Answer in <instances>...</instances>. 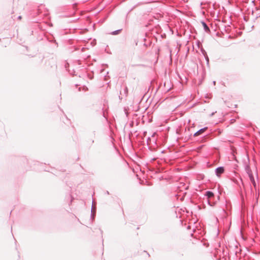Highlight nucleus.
<instances>
[{
  "instance_id": "f257e3e1",
  "label": "nucleus",
  "mask_w": 260,
  "mask_h": 260,
  "mask_svg": "<svg viewBox=\"0 0 260 260\" xmlns=\"http://www.w3.org/2000/svg\"><path fill=\"white\" fill-rule=\"evenodd\" d=\"M205 196L206 197L208 204L210 206H214L216 203L215 196L214 193L210 190L206 191L205 193Z\"/></svg>"
},
{
  "instance_id": "f03ea898",
  "label": "nucleus",
  "mask_w": 260,
  "mask_h": 260,
  "mask_svg": "<svg viewBox=\"0 0 260 260\" xmlns=\"http://www.w3.org/2000/svg\"><path fill=\"white\" fill-rule=\"evenodd\" d=\"M224 167L222 166H220L215 169V173L218 177H220L221 175L224 172Z\"/></svg>"
},
{
  "instance_id": "7ed1b4c3",
  "label": "nucleus",
  "mask_w": 260,
  "mask_h": 260,
  "mask_svg": "<svg viewBox=\"0 0 260 260\" xmlns=\"http://www.w3.org/2000/svg\"><path fill=\"white\" fill-rule=\"evenodd\" d=\"M44 58L45 57L44 55L38 56V57L35 60V64L38 66H40L41 64L43 62Z\"/></svg>"
},
{
  "instance_id": "20e7f679",
  "label": "nucleus",
  "mask_w": 260,
  "mask_h": 260,
  "mask_svg": "<svg viewBox=\"0 0 260 260\" xmlns=\"http://www.w3.org/2000/svg\"><path fill=\"white\" fill-rule=\"evenodd\" d=\"M154 135H155V133H154L152 135V139L150 137H148L147 139L146 142H147V144L148 145H150L152 143V142H153L154 144L156 145V140L155 138H154Z\"/></svg>"
},
{
  "instance_id": "39448f33",
  "label": "nucleus",
  "mask_w": 260,
  "mask_h": 260,
  "mask_svg": "<svg viewBox=\"0 0 260 260\" xmlns=\"http://www.w3.org/2000/svg\"><path fill=\"white\" fill-rule=\"evenodd\" d=\"M249 179H250L252 185L254 187L255 189L256 190V183L255 181L253 175L251 174H249Z\"/></svg>"
},
{
  "instance_id": "423d86ee",
  "label": "nucleus",
  "mask_w": 260,
  "mask_h": 260,
  "mask_svg": "<svg viewBox=\"0 0 260 260\" xmlns=\"http://www.w3.org/2000/svg\"><path fill=\"white\" fill-rule=\"evenodd\" d=\"M201 24H202V25L203 26L204 30H205V31H206V32H210V28L207 25L206 23L204 21H203V20L201 21Z\"/></svg>"
},
{
  "instance_id": "0eeeda50",
  "label": "nucleus",
  "mask_w": 260,
  "mask_h": 260,
  "mask_svg": "<svg viewBox=\"0 0 260 260\" xmlns=\"http://www.w3.org/2000/svg\"><path fill=\"white\" fill-rule=\"evenodd\" d=\"M121 88H123L124 95L125 97H126L127 96L128 92V88H127V86L126 85H123L121 86Z\"/></svg>"
},
{
  "instance_id": "6e6552de",
  "label": "nucleus",
  "mask_w": 260,
  "mask_h": 260,
  "mask_svg": "<svg viewBox=\"0 0 260 260\" xmlns=\"http://www.w3.org/2000/svg\"><path fill=\"white\" fill-rule=\"evenodd\" d=\"M122 30V29H119L112 31L110 33V34L113 35V36L117 35L121 32Z\"/></svg>"
},
{
  "instance_id": "1a4fd4ad",
  "label": "nucleus",
  "mask_w": 260,
  "mask_h": 260,
  "mask_svg": "<svg viewBox=\"0 0 260 260\" xmlns=\"http://www.w3.org/2000/svg\"><path fill=\"white\" fill-rule=\"evenodd\" d=\"M207 129H208V127L206 126L200 129L197 132H198V133H199V134L200 135H201L203 134L205 132V131H206Z\"/></svg>"
},
{
  "instance_id": "9d476101",
  "label": "nucleus",
  "mask_w": 260,
  "mask_h": 260,
  "mask_svg": "<svg viewBox=\"0 0 260 260\" xmlns=\"http://www.w3.org/2000/svg\"><path fill=\"white\" fill-rule=\"evenodd\" d=\"M93 208L92 206V209H91V215H90V218L92 219V220H93L95 217V213H93Z\"/></svg>"
},
{
  "instance_id": "9b49d317",
  "label": "nucleus",
  "mask_w": 260,
  "mask_h": 260,
  "mask_svg": "<svg viewBox=\"0 0 260 260\" xmlns=\"http://www.w3.org/2000/svg\"><path fill=\"white\" fill-rule=\"evenodd\" d=\"M200 50L204 56H205L207 55L206 51L202 47L200 48Z\"/></svg>"
},
{
  "instance_id": "f8f14e48",
  "label": "nucleus",
  "mask_w": 260,
  "mask_h": 260,
  "mask_svg": "<svg viewBox=\"0 0 260 260\" xmlns=\"http://www.w3.org/2000/svg\"><path fill=\"white\" fill-rule=\"evenodd\" d=\"M246 172H247L249 177V174H253L251 169H250V168L249 167L247 166L246 168Z\"/></svg>"
},
{
  "instance_id": "ddd939ff",
  "label": "nucleus",
  "mask_w": 260,
  "mask_h": 260,
  "mask_svg": "<svg viewBox=\"0 0 260 260\" xmlns=\"http://www.w3.org/2000/svg\"><path fill=\"white\" fill-rule=\"evenodd\" d=\"M204 57H205V59L206 60L207 64L208 66L209 64V58L208 57V55H207L205 56H204Z\"/></svg>"
},
{
  "instance_id": "4468645a",
  "label": "nucleus",
  "mask_w": 260,
  "mask_h": 260,
  "mask_svg": "<svg viewBox=\"0 0 260 260\" xmlns=\"http://www.w3.org/2000/svg\"><path fill=\"white\" fill-rule=\"evenodd\" d=\"M96 135V129L93 130L91 133V136H93V138L95 137Z\"/></svg>"
},
{
  "instance_id": "2eb2a0df",
  "label": "nucleus",
  "mask_w": 260,
  "mask_h": 260,
  "mask_svg": "<svg viewBox=\"0 0 260 260\" xmlns=\"http://www.w3.org/2000/svg\"><path fill=\"white\" fill-rule=\"evenodd\" d=\"M92 74H93V72H92ZM87 76H88V78L89 79H90V80H91V79H92L93 78V74L91 75L90 74H88Z\"/></svg>"
},
{
  "instance_id": "dca6fc26",
  "label": "nucleus",
  "mask_w": 260,
  "mask_h": 260,
  "mask_svg": "<svg viewBox=\"0 0 260 260\" xmlns=\"http://www.w3.org/2000/svg\"><path fill=\"white\" fill-rule=\"evenodd\" d=\"M49 42H53V43H55V44L57 46V43L56 42V41L55 40H50Z\"/></svg>"
},
{
  "instance_id": "f3484780",
  "label": "nucleus",
  "mask_w": 260,
  "mask_h": 260,
  "mask_svg": "<svg viewBox=\"0 0 260 260\" xmlns=\"http://www.w3.org/2000/svg\"><path fill=\"white\" fill-rule=\"evenodd\" d=\"M200 135L199 134V133H198V132H196L193 135V137H197V136H199Z\"/></svg>"
},
{
  "instance_id": "a211bd4d",
  "label": "nucleus",
  "mask_w": 260,
  "mask_h": 260,
  "mask_svg": "<svg viewBox=\"0 0 260 260\" xmlns=\"http://www.w3.org/2000/svg\"><path fill=\"white\" fill-rule=\"evenodd\" d=\"M219 199H220V197L219 195H217L216 197H215V200H216V201L217 202V201L218 200H219Z\"/></svg>"
},
{
  "instance_id": "6ab92c4d",
  "label": "nucleus",
  "mask_w": 260,
  "mask_h": 260,
  "mask_svg": "<svg viewBox=\"0 0 260 260\" xmlns=\"http://www.w3.org/2000/svg\"><path fill=\"white\" fill-rule=\"evenodd\" d=\"M134 42H135V45H138V39H135V40H134Z\"/></svg>"
},
{
  "instance_id": "aec40b11",
  "label": "nucleus",
  "mask_w": 260,
  "mask_h": 260,
  "mask_svg": "<svg viewBox=\"0 0 260 260\" xmlns=\"http://www.w3.org/2000/svg\"><path fill=\"white\" fill-rule=\"evenodd\" d=\"M197 45H198V47L199 48H200V45H201V43L200 42V41H198L197 43Z\"/></svg>"
},
{
  "instance_id": "412c9836",
  "label": "nucleus",
  "mask_w": 260,
  "mask_h": 260,
  "mask_svg": "<svg viewBox=\"0 0 260 260\" xmlns=\"http://www.w3.org/2000/svg\"><path fill=\"white\" fill-rule=\"evenodd\" d=\"M83 90H85V91H87V90H88V88L86 86H84Z\"/></svg>"
},
{
  "instance_id": "4be33fe9",
  "label": "nucleus",
  "mask_w": 260,
  "mask_h": 260,
  "mask_svg": "<svg viewBox=\"0 0 260 260\" xmlns=\"http://www.w3.org/2000/svg\"><path fill=\"white\" fill-rule=\"evenodd\" d=\"M208 138V139H209L210 138V136L208 135H206L205 136V138Z\"/></svg>"
},
{
  "instance_id": "5701e85b",
  "label": "nucleus",
  "mask_w": 260,
  "mask_h": 260,
  "mask_svg": "<svg viewBox=\"0 0 260 260\" xmlns=\"http://www.w3.org/2000/svg\"><path fill=\"white\" fill-rule=\"evenodd\" d=\"M216 112H212V113L210 115V116H213Z\"/></svg>"
},
{
  "instance_id": "b1692460",
  "label": "nucleus",
  "mask_w": 260,
  "mask_h": 260,
  "mask_svg": "<svg viewBox=\"0 0 260 260\" xmlns=\"http://www.w3.org/2000/svg\"><path fill=\"white\" fill-rule=\"evenodd\" d=\"M68 66H69V64H68V63L66 64V65H65V68H66V70H68L67 68H68Z\"/></svg>"
},
{
  "instance_id": "393cba45",
  "label": "nucleus",
  "mask_w": 260,
  "mask_h": 260,
  "mask_svg": "<svg viewBox=\"0 0 260 260\" xmlns=\"http://www.w3.org/2000/svg\"><path fill=\"white\" fill-rule=\"evenodd\" d=\"M69 72L70 74H72L73 76H76V75H77L76 74H75L74 73L73 74V73H70V70H69Z\"/></svg>"
},
{
  "instance_id": "a878e982",
  "label": "nucleus",
  "mask_w": 260,
  "mask_h": 260,
  "mask_svg": "<svg viewBox=\"0 0 260 260\" xmlns=\"http://www.w3.org/2000/svg\"><path fill=\"white\" fill-rule=\"evenodd\" d=\"M90 141H91V143H92H92H94V139H91L90 140Z\"/></svg>"
},
{
  "instance_id": "bb28decb",
  "label": "nucleus",
  "mask_w": 260,
  "mask_h": 260,
  "mask_svg": "<svg viewBox=\"0 0 260 260\" xmlns=\"http://www.w3.org/2000/svg\"><path fill=\"white\" fill-rule=\"evenodd\" d=\"M135 6H134L132 8H131V9H130V10L129 11V12H131V11H132L134 9V8H135Z\"/></svg>"
},
{
  "instance_id": "cd10ccee",
  "label": "nucleus",
  "mask_w": 260,
  "mask_h": 260,
  "mask_svg": "<svg viewBox=\"0 0 260 260\" xmlns=\"http://www.w3.org/2000/svg\"><path fill=\"white\" fill-rule=\"evenodd\" d=\"M105 194H110V193H109V192L108 190H107V191L105 192Z\"/></svg>"
},
{
  "instance_id": "c85d7f7f",
  "label": "nucleus",
  "mask_w": 260,
  "mask_h": 260,
  "mask_svg": "<svg viewBox=\"0 0 260 260\" xmlns=\"http://www.w3.org/2000/svg\"><path fill=\"white\" fill-rule=\"evenodd\" d=\"M71 196V200L70 203H71L73 201V198L71 196Z\"/></svg>"
},
{
  "instance_id": "c756f323",
  "label": "nucleus",
  "mask_w": 260,
  "mask_h": 260,
  "mask_svg": "<svg viewBox=\"0 0 260 260\" xmlns=\"http://www.w3.org/2000/svg\"><path fill=\"white\" fill-rule=\"evenodd\" d=\"M18 19H19L20 20L21 19V16H19L18 17H17Z\"/></svg>"
},
{
  "instance_id": "7c9ffc66",
  "label": "nucleus",
  "mask_w": 260,
  "mask_h": 260,
  "mask_svg": "<svg viewBox=\"0 0 260 260\" xmlns=\"http://www.w3.org/2000/svg\"><path fill=\"white\" fill-rule=\"evenodd\" d=\"M37 11H38V15H39L41 12H40V10H39V9H38Z\"/></svg>"
},
{
  "instance_id": "2f4dec72",
  "label": "nucleus",
  "mask_w": 260,
  "mask_h": 260,
  "mask_svg": "<svg viewBox=\"0 0 260 260\" xmlns=\"http://www.w3.org/2000/svg\"><path fill=\"white\" fill-rule=\"evenodd\" d=\"M213 84L215 85L216 84V81H213Z\"/></svg>"
},
{
  "instance_id": "473e14b6",
  "label": "nucleus",
  "mask_w": 260,
  "mask_h": 260,
  "mask_svg": "<svg viewBox=\"0 0 260 260\" xmlns=\"http://www.w3.org/2000/svg\"><path fill=\"white\" fill-rule=\"evenodd\" d=\"M119 99L121 100L122 99V97H121L120 96H119Z\"/></svg>"
},
{
  "instance_id": "72a5a7b5",
  "label": "nucleus",
  "mask_w": 260,
  "mask_h": 260,
  "mask_svg": "<svg viewBox=\"0 0 260 260\" xmlns=\"http://www.w3.org/2000/svg\"><path fill=\"white\" fill-rule=\"evenodd\" d=\"M120 94L121 95H122V91H120Z\"/></svg>"
},
{
  "instance_id": "f704fd0d",
  "label": "nucleus",
  "mask_w": 260,
  "mask_h": 260,
  "mask_svg": "<svg viewBox=\"0 0 260 260\" xmlns=\"http://www.w3.org/2000/svg\"><path fill=\"white\" fill-rule=\"evenodd\" d=\"M84 49V48H82V51H83Z\"/></svg>"
},
{
  "instance_id": "c9c22d12",
  "label": "nucleus",
  "mask_w": 260,
  "mask_h": 260,
  "mask_svg": "<svg viewBox=\"0 0 260 260\" xmlns=\"http://www.w3.org/2000/svg\"><path fill=\"white\" fill-rule=\"evenodd\" d=\"M47 63V60H45V63L46 64Z\"/></svg>"
},
{
  "instance_id": "e433bc0d",
  "label": "nucleus",
  "mask_w": 260,
  "mask_h": 260,
  "mask_svg": "<svg viewBox=\"0 0 260 260\" xmlns=\"http://www.w3.org/2000/svg\"><path fill=\"white\" fill-rule=\"evenodd\" d=\"M189 227H190V226L188 225L187 229H189Z\"/></svg>"
},
{
  "instance_id": "4c0bfd02",
  "label": "nucleus",
  "mask_w": 260,
  "mask_h": 260,
  "mask_svg": "<svg viewBox=\"0 0 260 260\" xmlns=\"http://www.w3.org/2000/svg\"><path fill=\"white\" fill-rule=\"evenodd\" d=\"M80 88H81L80 87L79 88V91H80V90H81Z\"/></svg>"
}]
</instances>
